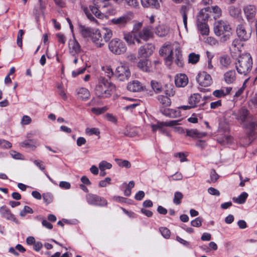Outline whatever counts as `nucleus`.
<instances>
[{
	"label": "nucleus",
	"instance_id": "obj_1",
	"mask_svg": "<svg viewBox=\"0 0 257 257\" xmlns=\"http://www.w3.org/2000/svg\"><path fill=\"white\" fill-rule=\"evenodd\" d=\"M159 53L160 55L165 57L167 62L174 61L178 66L183 67L182 55L178 43H166L160 49Z\"/></svg>",
	"mask_w": 257,
	"mask_h": 257
},
{
	"label": "nucleus",
	"instance_id": "obj_2",
	"mask_svg": "<svg viewBox=\"0 0 257 257\" xmlns=\"http://www.w3.org/2000/svg\"><path fill=\"white\" fill-rule=\"evenodd\" d=\"M214 32L217 36H221L220 41L225 42L229 39L232 32L231 28L228 22L219 20L214 24Z\"/></svg>",
	"mask_w": 257,
	"mask_h": 257
},
{
	"label": "nucleus",
	"instance_id": "obj_3",
	"mask_svg": "<svg viewBox=\"0 0 257 257\" xmlns=\"http://www.w3.org/2000/svg\"><path fill=\"white\" fill-rule=\"evenodd\" d=\"M114 86L107 79L100 76L95 88V93L99 97H107L111 95L110 91Z\"/></svg>",
	"mask_w": 257,
	"mask_h": 257
},
{
	"label": "nucleus",
	"instance_id": "obj_4",
	"mask_svg": "<svg viewBox=\"0 0 257 257\" xmlns=\"http://www.w3.org/2000/svg\"><path fill=\"white\" fill-rule=\"evenodd\" d=\"M252 60L249 54H245L239 57L235 63V68L238 74L247 75L251 71Z\"/></svg>",
	"mask_w": 257,
	"mask_h": 257
},
{
	"label": "nucleus",
	"instance_id": "obj_5",
	"mask_svg": "<svg viewBox=\"0 0 257 257\" xmlns=\"http://www.w3.org/2000/svg\"><path fill=\"white\" fill-rule=\"evenodd\" d=\"M109 50L115 55H120L126 50L125 44L120 39L115 38L112 39L108 44Z\"/></svg>",
	"mask_w": 257,
	"mask_h": 257
},
{
	"label": "nucleus",
	"instance_id": "obj_6",
	"mask_svg": "<svg viewBox=\"0 0 257 257\" xmlns=\"http://www.w3.org/2000/svg\"><path fill=\"white\" fill-rule=\"evenodd\" d=\"M134 17V13L129 12L121 16L111 19V23L113 25H116L119 28L122 29L125 28Z\"/></svg>",
	"mask_w": 257,
	"mask_h": 257
},
{
	"label": "nucleus",
	"instance_id": "obj_7",
	"mask_svg": "<svg viewBox=\"0 0 257 257\" xmlns=\"http://www.w3.org/2000/svg\"><path fill=\"white\" fill-rule=\"evenodd\" d=\"M114 76L120 81H123L128 80L131 76V72L127 65L120 63L116 68Z\"/></svg>",
	"mask_w": 257,
	"mask_h": 257
},
{
	"label": "nucleus",
	"instance_id": "obj_8",
	"mask_svg": "<svg viewBox=\"0 0 257 257\" xmlns=\"http://www.w3.org/2000/svg\"><path fill=\"white\" fill-rule=\"evenodd\" d=\"M249 112L247 109L242 107L238 110L236 112L234 111L232 115L235 116V118L240 121L241 123L245 124L247 123L251 120V118H254L252 116H248Z\"/></svg>",
	"mask_w": 257,
	"mask_h": 257
},
{
	"label": "nucleus",
	"instance_id": "obj_9",
	"mask_svg": "<svg viewBox=\"0 0 257 257\" xmlns=\"http://www.w3.org/2000/svg\"><path fill=\"white\" fill-rule=\"evenodd\" d=\"M166 87L168 88L165 91L167 96L159 95L158 97V99L161 104L165 106H168L171 103V100L168 96H173L175 94V91L174 90L173 86L171 84H166Z\"/></svg>",
	"mask_w": 257,
	"mask_h": 257
},
{
	"label": "nucleus",
	"instance_id": "obj_10",
	"mask_svg": "<svg viewBox=\"0 0 257 257\" xmlns=\"http://www.w3.org/2000/svg\"><path fill=\"white\" fill-rule=\"evenodd\" d=\"M196 79L198 84L203 87L209 86L212 83L211 76L205 71L199 72Z\"/></svg>",
	"mask_w": 257,
	"mask_h": 257
},
{
	"label": "nucleus",
	"instance_id": "obj_11",
	"mask_svg": "<svg viewBox=\"0 0 257 257\" xmlns=\"http://www.w3.org/2000/svg\"><path fill=\"white\" fill-rule=\"evenodd\" d=\"M86 199L88 203L91 205L104 206L107 204V201L103 198L91 193L87 194Z\"/></svg>",
	"mask_w": 257,
	"mask_h": 257
},
{
	"label": "nucleus",
	"instance_id": "obj_12",
	"mask_svg": "<svg viewBox=\"0 0 257 257\" xmlns=\"http://www.w3.org/2000/svg\"><path fill=\"white\" fill-rule=\"evenodd\" d=\"M152 29L151 27H146L143 28L142 31L137 34L136 38L137 39V43L140 44L141 40L147 41L153 36Z\"/></svg>",
	"mask_w": 257,
	"mask_h": 257
},
{
	"label": "nucleus",
	"instance_id": "obj_13",
	"mask_svg": "<svg viewBox=\"0 0 257 257\" xmlns=\"http://www.w3.org/2000/svg\"><path fill=\"white\" fill-rule=\"evenodd\" d=\"M236 33L238 37L243 41L247 40L250 38L251 34L249 30H246L244 24H240L237 26Z\"/></svg>",
	"mask_w": 257,
	"mask_h": 257
},
{
	"label": "nucleus",
	"instance_id": "obj_14",
	"mask_svg": "<svg viewBox=\"0 0 257 257\" xmlns=\"http://www.w3.org/2000/svg\"><path fill=\"white\" fill-rule=\"evenodd\" d=\"M245 18L248 22H252L256 14V9L253 5H248L243 8Z\"/></svg>",
	"mask_w": 257,
	"mask_h": 257
},
{
	"label": "nucleus",
	"instance_id": "obj_15",
	"mask_svg": "<svg viewBox=\"0 0 257 257\" xmlns=\"http://www.w3.org/2000/svg\"><path fill=\"white\" fill-rule=\"evenodd\" d=\"M155 47L151 44H147L142 46L139 50V55L141 57H148L151 56L154 50Z\"/></svg>",
	"mask_w": 257,
	"mask_h": 257
},
{
	"label": "nucleus",
	"instance_id": "obj_16",
	"mask_svg": "<svg viewBox=\"0 0 257 257\" xmlns=\"http://www.w3.org/2000/svg\"><path fill=\"white\" fill-rule=\"evenodd\" d=\"M90 39L98 48H101L104 45V41L103 40L101 33L99 30L95 29Z\"/></svg>",
	"mask_w": 257,
	"mask_h": 257
},
{
	"label": "nucleus",
	"instance_id": "obj_17",
	"mask_svg": "<svg viewBox=\"0 0 257 257\" xmlns=\"http://www.w3.org/2000/svg\"><path fill=\"white\" fill-rule=\"evenodd\" d=\"M247 134L249 137H254L257 134V119L251 118V120L245 124Z\"/></svg>",
	"mask_w": 257,
	"mask_h": 257
},
{
	"label": "nucleus",
	"instance_id": "obj_18",
	"mask_svg": "<svg viewBox=\"0 0 257 257\" xmlns=\"http://www.w3.org/2000/svg\"><path fill=\"white\" fill-rule=\"evenodd\" d=\"M70 53L74 56L78 55L81 51V47L78 42L75 39L70 40L69 42Z\"/></svg>",
	"mask_w": 257,
	"mask_h": 257
},
{
	"label": "nucleus",
	"instance_id": "obj_19",
	"mask_svg": "<svg viewBox=\"0 0 257 257\" xmlns=\"http://www.w3.org/2000/svg\"><path fill=\"white\" fill-rule=\"evenodd\" d=\"M0 214L3 217L7 220H11L16 223L18 222L14 215L12 213L10 209L6 206H3L0 208Z\"/></svg>",
	"mask_w": 257,
	"mask_h": 257
},
{
	"label": "nucleus",
	"instance_id": "obj_20",
	"mask_svg": "<svg viewBox=\"0 0 257 257\" xmlns=\"http://www.w3.org/2000/svg\"><path fill=\"white\" fill-rule=\"evenodd\" d=\"M93 5L89 6V10L96 17L99 19H102L103 15L99 11V8L102 7V5L100 4L98 0H93Z\"/></svg>",
	"mask_w": 257,
	"mask_h": 257
},
{
	"label": "nucleus",
	"instance_id": "obj_21",
	"mask_svg": "<svg viewBox=\"0 0 257 257\" xmlns=\"http://www.w3.org/2000/svg\"><path fill=\"white\" fill-rule=\"evenodd\" d=\"M144 86L138 80H134L129 82L127 86L128 90L132 92H139L144 90Z\"/></svg>",
	"mask_w": 257,
	"mask_h": 257
},
{
	"label": "nucleus",
	"instance_id": "obj_22",
	"mask_svg": "<svg viewBox=\"0 0 257 257\" xmlns=\"http://www.w3.org/2000/svg\"><path fill=\"white\" fill-rule=\"evenodd\" d=\"M138 66L139 68L145 72H151L155 69V66L149 60L139 62Z\"/></svg>",
	"mask_w": 257,
	"mask_h": 257
},
{
	"label": "nucleus",
	"instance_id": "obj_23",
	"mask_svg": "<svg viewBox=\"0 0 257 257\" xmlns=\"http://www.w3.org/2000/svg\"><path fill=\"white\" fill-rule=\"evenodd\" d=\"M188 82L187 76L184 74L177 75L175 78V83L177 87H181L185 86Z\"/></svg>",
	"mask_w": 257,
	"mask_h": 257
},
{
	"label": "nucleus",
	"instance_id": "obj_24",
	"mask_svg": "<svg viewBox=\"0 0 257 257\" xmlns=\"http://www.w3.org/2000/svg\"><path fill=\"white\" fill-rule=\"evenodd\" d=\"M192 9V6L190 4H186L181 7L180 13L183 17V21L184 25L187 29V15L189 11Z\"/></svg>",
	"mask_w": 257,
	"mask_h": 257
},
{
	"label": "nucleus",
	"instance_id": "obj_25",
	"mask_svg": "<svg viewBox=\"0 0 257 257\" xmlns=\"http://www.w3.org/2000/svg\"><path fill=\"white\" fill-rule=\"evenodd\" d=\"M224 80L228 84L234 83L236 80V73L234 70H228L224 74Z\"/></svg>",
	"mask_w": 257,
	"mask_h": 257
},
{
	"label": "nucleus",
	"instance_id": "obj_26",
	"mask_svg": "<svg viewBox=\"0 0 257 257\" xmlns=\"http://www.w3.org/2000/svg\"><path fill=\"white\" fill-rule=\"evenodd\" d=\"M77 97L82 100H86L89 98L90 93L89 91L85 88H79L77 89Z\"/></svg>",
	"mask_w": 257,
	"mask_h": 257
},
{
	"label": "nucleus",
	"instance_id": "obj_27",
	"mask_svg": "<svg viewBox=\"0 0 257 257\" xmlns=\"http://www.w3.org/2000/svg\"><path fill=\"white\" fill-rule=\"evenodd\" d=\"M169 28L165 25H160L156 28V34L160 37H164L169 32Z\"/></svg>",
	"mask_w": 257,
	"mask_h": 257
},
{
	"label": "nucleus",
	"instance_id": "obj_28",
	"mask_svg": "<svg viewBox=\"0 0 257 257\" xmlns=\"http://www.w3.org/2000/svg\"><path fill=\"white\" fill-rule=\"evenodd\" d=\"M80 32L81 35L84 38H91L92 34H93L95 29H93L89 27H86L84 26H80Z\"/></svg>",
	"mask_w": 257,
	"mask_h": 257
},
{
	"label": "nucleus",
	"instance_id": "obj_29",
	"mask_svg": "<svg viewBox=\"0 0 257 257\" xmlns=\"http://www.w3.org/2000/svg\"><path fill=\"white\" fill-rule=\"evenodd\" d=\"M137 35V34H136L134 33H132V32L124 33L123 34V39L128 44L134 45L135 42H137V39L136 38V36Z\"/></svg>",
	"mask_w": 257,
	"mask_h": 257
},
{
	"label": "nucleus",
	"instance_id": "obj_30",
	"mask_svg": "<svg viewBox=\"0 0 257 257\" xmlns=\"http://www.w3.org/2000/svg\"><path fill=\"white\" fill-rule=\"evenodd\" d=\"M208 8L202 9L197 16V23L205 22L207 21L209 15L207 13Z\"/></svg>",
	"mask_w": 257,
	"mask_h": 257
},
{
	"label": "nucleus",
	"instance_id": "obj_31",
	"mask_svg": "<svg viewBox=\"0 0 257 257\" xmlns=\"http://www.w3.org/2000/svg\"><path fill=\"white\" fill-rule=\"evenodd\" d=\"M186 134L187 136L194 138H201L206 135L205 133L200 132L196 129L187 130Z\"/></svg>",
	"mask_w": 257,
	"mask_h": 257
},
{
	"label": "nucleus",
	"instance_id": "obj_32",
	"mask_svg": "<svg viewBox=\"0 0 257 257\" xmlns=\"http://www.w3.org/2000/svg\"><path fill=\"white\" fill-rule=\"evenodd\" d=\"M123 134L125 136L134 137L138 134V132L137 128L127 126L123 130Z\"/></svg>",
	"mask_w": 257,
	"mask_h": 257
},
{
	"label": "nucleus",
	"instance_id": "obj_33",
	"mask_svg": "<svg viewBox=\"0 0 257 257\" xmlns=\"http://www.w3.org/2000/svg\"><path fill=\"white\" fill-rule=\"evenodd\" d=\"M100 33H101L103 40L104 41V44L108 42L112 36V31L107 28H103L100 31Z\"/></svg>",
	"mask_w": 257,
	"mask_h": 257
},
{
	"label": "nucleus",
	"instance_id": "obj_34",
	"mask_svg": "<svg viewBox=\"0 0 257 257\" xmlns=\"http://www.w3.org/2000/svg\"><path fill=\"white\" fill-rule=\"evenodd\" d=\"M141 3L144 7L152 6L158 8L160 7V0H141Z\"/></svg>",
	"mask_w": 257,
	"mask_h": 257
},
{
	"label": "nucleus",
	"instance_id": "obj_35",
	"mask_svg": "<svg viewBox=\"0 0 257 257\" xmlns=\"http://www.w3.org/2000/svg\"><path fill=\"white\" fill-rule=\"evenodd\" d=\"M199 31L202 35H208L209 29L208 25L205 22L197 23Z\"/></svg>",
	"mask_w": 257,
	"mask_h": 257
},
{
	"label": "nucleus",
	"instance_id": "obj_36",
	"mask_svg": "<svg viewBox=\"0 0 257 257\" xmlns=\"http://www.w3.org/2000/svg\"><path fill=\"white\" fill-rule=\"evenodd\" d=\"M201 98V96L199 93H194L190 97L189 103L191 106L194 107L200 102Z\"/></svg>",
	"mask_w": 257,
	"mask_h": 257
},
{
	"label": "nucleus",
	"instance_id": "obj_37",
	"mask_svg": "<svg viewBox=\"0 0 257 257\" xmlns=\"http://www.w3.org/2000/svg\"><path fill=\"white\" fill-rule=\"evenodd\" d=\"M219 63L220 65L224 68H227L231 64V59L229 56L224 55L219 57Z\"/></svg>",
	"mask_w": 257,
	"mask_h": 257
},
{
	"label": "nucleus",
	"instance_id": "obj_38",
	"mask_svg": "<svg viewBox=\"0 0 257 257\" xmlns=\"http://www.w3.org/2000/svg\"><path fill=\"white\" fill-rule=\"evenodd\" d=\"M200 59V55L195 53H191L188 56V62L192 64H196Z\"/></svg>",
	"mask_w": 257,
	"mask_h": 257
},
{
	"label": "nucleus",
	"instance_id": "obj_39",
	"mask_svg": "<svg viewBox=\"0 0 257 257\" xmlns=\"http://www.w3.org/2000/svg\"><path fill=\"white\" fill-rule=\"evenodd\" d=\"M151 86L156 93H159L162 91L163 88L162 85L157 81L152 80L151 81Z\"/></svg>",
	"mask_w": 257,
	"mask_h": 257
},
{
	"label": "nucleus",
	"instance_id": "obj_40",
	"mask_svg": "<svg viewBox=\"0 0 257 257\" xmlns=\"http://www.w3.org/2000/svg\"><path fill=\"white\" fill-rule=\"evenodd\" d=\"M115 161L117 164L121 167L130 168L131 167V163L127 160H122L120 159H115Z\"/></svg>",
	"mask_w": 257,
	"mask_h": 257
},
{
	"label": "nucleus",
	"instance_id": "obj_41",
	"mask_svg": "<svg viewBox=\"0 0 257 257\" xmlns=\"http://www.w3.org/2000/svg\"><path fill=\"white\" fill-rule=\"evenodd\" d=\"M247 196L246 192H242L238 197L233 198V200L238 204H242L245 202Z\"/></svg>",
	"mask_w": 257,
	"mask_h": 257
},
{
	"label": "nucleus",
	"instance_id": "obj_42",
	"mask_svg": "<svg viewBox=\"0 0 257 257\" xmlns=\"http://www.w3.org/2000/svg\"><path fill=\"white\" fill-rule=\"evenodd\" d=\"M183 197V194L180 192H176L174 194V197L173 199V202L177 205L181 204V200Z\"/></svg>",
	"mask_w": 257,
	"mask_h": 257
},
{
	"label": "nucleus",
	"instance_id": "obj_43",
	"mask_svg": "<svg viewBox=\"0 0 257 257\" xmlns=\"http://www.w3.org/2000/svg\"><path fill=\"white\" fill-rule=\"evenodd\" d=\"M36 219L41 220L42 225L43 226L45 227L46 228L51 229L53 228L52 224L48 222L47 220L44 219V218L42 216H37L35 218Z\"/></svg>",
	"mask_w": 257,
	"mask_h": 257
},
{
	"label": "nucleus",
	"instance_id": "obj_44",
	"mask_svg": "<svg viewBox=\"0 0 257 257\" xmlns=\"http://www.w3.org/2000/svg\"><path fill=\"white\" fill-rule=\"evenodd\" d=\"M228 11L230 15L232 17H236L240 13V9L232 6L229 8Z\"/></svg>",
	"mask_w": 257,
	"mask_h": 257
},
{
	"label": "nucleus",
	"instance_id": "obj_45",
	"mask_svg": "<svg viewBox=\"0 0 257 257\" xmlns=\"http://www.w3.org/2000/svg\"><path fill=\"white\" fill-rule=\"evenodd\" d=\"M102 70L104 72L105 75L109 78H111L113 75L114 72H113L112 69L109 66H105L102 67Z\"/></svg>",
	"mask_w": 257,
	"mask_h": 257
},
{
	"label": "nucleus",
	"instance_id": "obj_46",
	"mask_svg": "<svg viewBox=\"0 0 257 257\" xmlns=\"http://www.w3.org/2000/svg\"><path fill=\"white\" fill-rule=\"evenodd\" d=\"M112 167V165L105 161H102L99 164V169L100 170H105V169H110Z\"/></svg>",
	"mask_w": 257,
	"mask_h": 257
},
{
	"label": "nucleus",
	"instance_id": "obj_47",
	"mask_svg": "<svg viewBox=\"0 0 257 257\" xmlns=\"http://www.w3.org/2000/svg\"><path fill=\"white\" fill-rule=\"evenodd\" d=\"M42 196H43L44 201L47 204H48L53 201V196L52 194L50 193H44V194H43Z\"/></svg>",
	"mask_w": 257,
	"mask_h": 257
},
{
	"label": "nucleus",
	"instance_id": "obj_48",
	"mask_svg": "<svg viewBox=\"0 0 257 257\" xmlns=\"http://www.w3.org/2000/svg\"><path fill=\"white\" fill-rule=\"evenodd\" d=\"M85 133L87 135L89 136H91L92 135H95L96 136H98L100 134V132L99 130L97 128H86L85 130Z\"/></svg>",
	"mask_w": 257,
	"mask_h": 257
},
{
	"label": "nucleus",
	"instance_id": "obj_49",
	"mask_svg": "<svg viewBox=\"0 0 257 257\" xmlns=\"http://www.w3.org/2000/svg\"><path fill=\"white\" fill-rule=\"evenodd\" d=\"M162 236L165 238H169L170 236V231L166 227H161L159 229Z\"/></svg>",
	"mask_w": 257,
	"mask_h": 257
},
{
	"label": "nucleus",
	"instance_id": "obj_50",
	"mask_svg": "<svg viewBox=\"0 0 257 257\" xmlns=\"http://www.w3.org/2000/svg\"><path fill=\"white\" fill-rule=\"evenodd\" d=\"M205 42L210 46H217L218 45V41L212 37H207L206 39Z\"/></svg>",
	"mask_w": 257,
	"mask_h": 257
},
{
	"label": "nucleus",
	"instance_id": "obj_51",
	"mask_svg": "<svg viewBox=\"0 0 257 257\" xmlns=\"http://www.w3.org/2000/svg\"><path fill=\"white\" fill-rule=\"evenodd\" d=\"M124 2L132 8H137L139 6V3L137 0H124Z\"/></svg>",
	"mask_w": 257,
	"mask_h": 257
},
{
	"label": "nucleus",
	"instance_id": "obj_52",
	"mask_svg": "<svg viewBox=\"0 0 257 257\" xmlns=\"http://www.w3.org/2000/svg\"><path fill=\"white\" fill-rule=\"evenodd\" d=\"M33 211L29 206H25L24 209L20 212V215L22 217H24L27 213H33Z\"/></svg>",
	"mask_w": 257,
	"mask_h": 257
},
{
	"label": "nucleus",
	"instance_id": "obj_53",
	"mask_svg": "<svg viewBox=\"0 0 257 257\" xmlns=\"http://www.w3.org/2000/svg\"><path fill=\"white\" fill-rule=\"evenodd\" d=\"M143 26V23L142 22H138L134 24L133 26V30L132 31V33H134L136 34L139 33L140 30L141 29Z\"/></svg>",
	"mask_w": 257,
	"mask_h": 257
},
{
	"label": "nucleus",
	"instance_id": "obj_54",
	"mask_svg": "<svg viewBox=\"0 0 257 257\" xmlns=\"http://www.w3.org/2000/svg\"><path fill=\"white\" fill-rule=\"evenodd\" d=\"M164 126H165L164 122H159L156 124L152 125V127L154 132L156 131L157 130H159L161 132H163V127Z\"/></svg>",
	"mask_w": 257,
	"mask_h": 257
},
{
	"label": "nucleus",
	"instance_id": "obj_55",
	"mask_svg": "<svg viewBox=\"0 0 257 257\" xmlns=\"http://www.w3.org/2000/svg\"><path fill=\"white\" fill-rule=\"evenodd\" d=\"M202 218L201 217H197L194 220H192L191 222V225L194 227H200L202 225Z\"/></svg>",
	"mask_w": 257,
	"mask_h": 257
},
{
	"label": "nucleus",
	"instance_id": "obj_56",
	"mask_svg": "<svg viewBox=\"0 0 257 257\" xmlns=\"http://www.w3.org/2000/svg\"><path fill=\"white\" fill-rule=\"evenodd\" d=\"M111 178L106 177L104 180H101L99 183V187H104L111 183Z\"/></svg>",
	"mask_w": 257,
	"mask_h": 257
},
{
	"label": "nucleus",
	"instance_id": "obj_57",
	"mask_svg": "<svg viewBox=\"0 0 257 257\" xmlns=\"http://www.w3.org/2000/svg\"><path fill=\"white\" fill-rule=\"evenodd\" d=\"M0 147L9 149L12 147V144L8 141L0 140Z\"/></svg>",
	"mask_w": 257,
	"mask_h": 257
},
{
	"label": "nucleus",
	"instance_id": "obj_58",
	"mask_svg": "<svg viewBox=\"0 0 257 257\" xmlns=\"http://www.w3.org/2000/svg\"><path fill=\"white\" fill-rule=\"evenodd\" d=\"M219 176L214 170H212L210 172V180L212 183L215 182L218 179Z\"/></svg>",
	"mask_w": 257,
	"mask_h": 257
},
{
	"label": "nucleus",
	"instance_id": "obj_59",
	"mask_svg": "<svg viewBox=\"0 0 257 257\" xmlns=\"http://www.w3.org/2000/svg\"><path fill=\"white\" fill-rule=\"evenodd\" d=\"M213 13L215 15L214 18L219 17L221 15V9L217 6L212 7L211 8Z\"/></svg>",
	"mask_w": 257,
	"mask_h": 257
},
{
	"label": "nucleus",
	"instance_id": "obj_60",
	"mask_svg": "<svg viewBox=\"0 0 257 257\" xmlns=\"http://www.w3.org/2000/svg\"><path fill=\"white\" fill-rule=\"evenodd\" d=\"M83 11L85 14L87 16V17L91 21L93 22H96L97 21L95 18L89 13V9L87 8H84Z\"/></svg>",
	"mask_w": 257,
	"mask_h": 257
},
{
	"label": "nucleus",
	"instance_id": "obj_61",
	"mask_svg": "<svg viewBox=\"0 0 257 257\" xmlns=\"http://www.w3.org/2000/svg\"><path fill=\"white\" fill-rule=\"evenodd\" d=\"M32 121L31 117L28 115H24L23 116L21 120V123L22 125H28Z\"/></svg>",
	"mask_w": 257,
	"mask_h": 257
},
{
	"label": "nucleus",
	"instance_id": "obj_62",
	"mask_svg": "<svg viewBox=\"0 0 257 257\" xmlns=\"http://www.w3.org/2000/svg\"><path fill=\"white\" fill-rule=\"evenodd\" d=\"M231 138L230 136H226L224 139L219 138L218 139V142L222 145H225L231 142Z\"/></svg>",
	"mask_w": 257,
	"mask_h": 257
},
{
	"label": "nucleus",
	"instance_id": "obj_63",
	"mask_svg": "<svg viewBox=\"0 0 257 257\" xmlns=\"http://www.w3.org/2000/svg\"><path fill=\"white\" fill-rule=\"evenodd\" d=\"M86 70V67L79 69L78 70L73 71L72 72V76L73 77H76L79 74L83 73Z\"/></svg>",
	"mask_w": 257,
	"mask_h": 257
},
{
	"label": "nucleus",
	"instance_id": "obj_64",
	"mask_svg": "<svg viewBox=\"0 0 257 257\" xmlns=\"http://www.w3.org/2000/svg\"><path fill=\"white\" fill-rule=\"evenodd\" d=\"M169 178H171L174 181H179L182 179L183 176L181 173L176 172L174 175L170 176Z\"/></svg>",
	"mask_w": 257,
	"mask_h": 257
}]
</instances>
